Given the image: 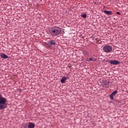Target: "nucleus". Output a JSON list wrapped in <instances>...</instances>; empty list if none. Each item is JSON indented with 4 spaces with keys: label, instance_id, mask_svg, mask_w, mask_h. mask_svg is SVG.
<instances>
[{
    "label": "nucleus",
    "instance_id": "obj_1",
    "mask_svg": "<svg viewBox=\"0 0 128 128\" xmlns=\"http://www.w3.org/2000/svg\"><path fill=\"white\" fill-rule=\"evenodd\" d=\"M49 32L52 36H58L62 32V28L60 27H53L49 29Z\"/></svg>",
    "mask_w": 128,
    "mask_h": 128
},
{
    "label": "nucleus",
    "instance_id": "obj_2",
    "mask_svg": "<svg viewBox=\"0 0 128 128\" xmlns=\"http://www.w3.org/2000/svg\"><path fill=\"white\" fill-rule=\"evenodd\" d=\"M7 102L8 100H6V98L2 96V95L0 94V110L6 108Z\"/></svg>",
    "mask_w": 128,
    "mask_h": 128
},
{
    "label": "nucleus",
    "instance_id": "obj_3",
    "mask_svg": "<svg viewBox=\"0 0 128 128\" xmlns=\"http://www.w3.org/2000/svg\"><path fill=\"white\" fill-rule=\"evenodd\" d=\"M102 50L104 52L108 54L112 51V47L110 45H106L102 48Z\"/></svg>",
    "mask_w": 128,
    "mask_h": 128
},
{
    "label": "nucleus",
    "instance_id": "obj_4",
    "mask_svg": "<svg viewBox=\"0 0 128 128\" xmlns=\"http://www.w3.org/2000/svg\"><path fill=\"white\" fill-rule=\"evenodd\" d=\"M86 60L88 62H96L98 60V59L96 58V56H92L90 58H87L86 59Z\"/></svg>",
    "mask_w": 128,
    "mask_h": 128
},
{
    "label": "nucleus",
    "instance_id": "obj_5",
    "mask_svg": "<svg viewBox=\"0 0 128 128\" xmlns=\"http://www.w3.org/2000/svg\"><path fill=\"white\" fill-rule=\"evenodd\" d=\"M109 84H110V82L108 81V80H105L104 82L103 87L108 88L110 86Z\"/></svg>",
    "mask_w": 128,
    "mask_h": 128
},
{
    "label": "nucleus",
    "instance_id": "obj_6",
    "mask_svg": "<svg viewBox=\"0 0 128 128\" xmlns=\"http://www.w3.org/2000/svg\"><path fill=\"white\" fill-rule=\"evenodd\" d=\"M110 64H120V62L116 60H110Z\"/></svg>",
    "mask_w": 128,
    "mask_h": 128
},
{
    "label": "nucleus",
    "instance_id": "obj_7",
    "mask_svg": "<svg viewBox=\"0 0 128 128\" xmlns=\"http://www.w3.org/2000/svg\"><path fill=\"white\" fill-rule=\"evenodd\" d=\"M116 92H118V91L114 90L110 95V100H114V96H116Z\"/></svg>",
    "mask_w": 128,
    "mask_h": 128
},
{
    "label": "nucleus",
    "instance_id": "obj_8",
    "mask_svg": "<svg viewBox=\"0 0 128 128\" xmlns=\"http://www.w3.org/2000/svg\"><path fill=\"white\" fill-rule=\"evenodd\" d=\"M36 125L32 122H29L28 125V128H34Z\"/></svg>",
    "mask_w": 128,
    "mask_h": 128
},
{
    "label": "nucleus",
    "instance_id": "obj_9",
    "mask_svg": "<svg viewBox=\"0 0 128 128\" xmlns=\"http://www.w3.org/2000/svg\"><path fill=\"white\" fill-rule=\"evenodd\" d=\"M48 42H49V44H50L51 46H54L56 45V40H50L49 41H48Z\"/></svg>",
    "mask_w": 128,
    "mask_h": 128
},
{
    "label": "nucleus",
    "instance_id": "obj_10",
    "mask_svg": "<svg viewBox=\"0 0 128 128\" xmlns=\"http://www.w3.org/2000/svg\"><path fill=\"white\" fill-rule=\"evenodd\" d=\"M0 56H1V58H5V59H6L8 58V56L6 54H2V53H1L0 54Z\"/></svg>",
    "mask_w": 128,
    "mask_h": 128
},
{
    "label": "nucleus",
    "instance_id": "obj_11",
    "mask_svg": "<svg viewBox=\"0 0 128 128\" xmlns=\"http://www.w3.org/2000/svg\"><path fill=\"white\" fill-rule=\"evenodd\" d=\"M66 78L63 76L60 80V82H62V84H64L66 82Z\"/></svg>",
    "mask_w": 128,
    "mask_h": 128
},
{
    "label": "nucleus",
    "instance_id": "obj_12",
    "mask_svg": "<svg viewBox=\"0 0 128 128\" xmlns=\"http://www.w3.org/2000/svg\"><path fill=\"white\" fill-rule=\"evenodd\" d=\"M104 14H110V16L112 14V11L104 10Z\"/></svg>",
    "mask_w": 128,
    "mask_h": 128
},
{
    "label": "nucleus",
    "instance_id": "obj_13",
    "mask_svg": "<svg viewBox=\"0 0 128 128\" xmlns=\"http://www.w3.org/2000/svg\"><path fill=\"white\" fill-rule=\"evenodd\" d=\"M83 54H84L86 56H90V53L88 52V50H84L83 51Z\"/></svg>",
    "mask_w": 128,
    "mask_h": 128
},
{
    "label": "nucleus",
    "instance_id": "obj_14",
    "mask_svg": "<svg viewBox=\"0 0 128 128\" xmlns=\"http://www.w3.org/2000/svg\"><path fill=\"white\" fill-rule=\"evenodd\" d=\"M81 16H82L83 18H86V14H81Z\"/></svg>",
    "mask_w": 128,
    "mask_h": 128
},
{
    "label": "nucleus",
    "instance_id": "obj_15",
    "mask_svg": "<svg viewBox=\"0 0 128 128\" xmlns=\"http://www.w3.org/2000/svg\"><path fill=\"white\" fill-rule=\"evenodd\" d=\"M22 128H26V126H22Z\"/></svg>",
    "mask_w": 128,
    "mask_h": 128
},
{
    "label": "nucleus",
    "instance_id": "obj_16",
    "mask_svg": "<svg viewBox=\"0 0 128 128\" xmlns=\"http://www.w3.org/2000/svg\"><path fill=\"white\" fill-rule=\"evenodd\" d=\"M117 14H120V12H116Z\"/></svg>",
    "mask_w": 128,
    "mask_h": 128
}]
</instances>
